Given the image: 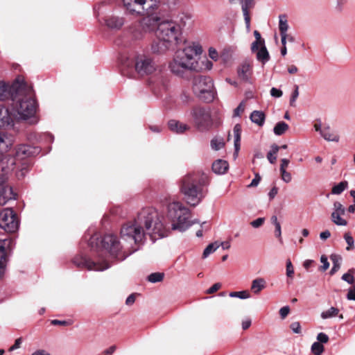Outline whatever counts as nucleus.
I'll return each mask as SVG.
<instances>
[{"mask_svg":"<svg viewBox=\"0 0 355 355\" xmlns=\"http://www.w3.org/2000/svg\"><path fill=\"white\" fill-rule=\"evenodd\" d=\"M164 219L154 208H144L138 213L134 220L125 223L121 227V239L129 245H121L116 236L106 234L101 241V248L98 252L97 261L80 257H76L73 263L77 266L86 268L89 270H105L110 267V261L104 258L105 254H109L112 259L122 261L138 250L132 244L143 243L147 235L153 241L167 236L171 229Z\"/></svg>","mask_w":355,"mask_h":355,"instance_id":"obj_1","label":"nucleus"},{"mask_svg":"<svg viewBox=\"0 0 355 355\" xmlns=\"http://www.w3.org/2000/svg\"><path fill=\"white\" fill-rule=\"evenodd\" d=\"M18 82L13 85L16 89V94L12 98V111L16 120L28 121L31 124L37 122L36 112L37 104L34 98L32 89L27 87L23 82L18 85Z\"/></svg>","mask_w":355,"mask_h":355,"instance_id":"obj_2","label":"nucleus"},{"mask_svg":"<svg viewBox=\"0 0 355 355\" xmlns=\"http://www.w3.org/2000/svg\"><path fill=\"white\" fill-rule=\"evenodd\" d=\"M202 52V46L198 42L189 43L184 49L178 50L173 60L169 63L171 71L181 76L187 71H198L196 57Z\"/></svg>","mask_w":355,"mask_h":355,"instance_id":"obj_3","label":"nucleus"},{"mask_svg":"<svg viewBox=\"0 0 355 355\" xmlns=\"http://www.w3.org/2000/svg\"><path fill=\"white\" fill-rule=\"evenodd\" d=\"M123 4L131 13L148 14V16L142 18L139 22L144 32L148 34L155 31H157L161 22L160 18L150 13L158 8L159 0H123Z\"/></svg>","mask_w":355,"mask_h":355,"instance_id":"obj_4","label":"nucleus"},{"mask_svg":"<svg viewBox=\"0 0 355 355\" xmlns=\"http://www.w3.org/2000/svg\"><path fill=\"white\" fill-rule=\"evenodd\" d=\"M207 177L198 173L189 175L182 180L181 191L188 204L191 206L198 205L205 197L201 186L207 182Z\"/></svg>","mask_w":355,"mask_h":355,"instance_id":"obj_5","label":"nucleus"},{"mask_svg":"<svg viewBox=\"0 0 355 355\" xmlns=\"http://www.w3.org/2000/svg\"><path fill=\"white\" fill-rule=\"evenodd\" d=\"M168 217L171 220V230L183 232L190 225L189 209L179 202L174 201L168 205Z\"/></svg>","mask_w":355,"mask_h":355,"instance_id":"obj_6","label":"nucleus"},{"mask_svg":"<svg viewBox=\"0 0 355 355\" xmlns=\"http://www.w3.org/2000/svg\"><path fill=\"white\" fill-rule=\"evenodd\" d=\"M182 32L180 26L173 20L161 21L156 31L157 39L166 40L173 44H177Z\"/></svg>","mask_w":355,"mask_h":355,"instance_id":"obj_7","label":"nucleus"},{"mask_svg":"<svg viewBox=\"0 0 355 355\" xmlns=\"http://www.w3.org/2000/svg\"><path fill=\"white\" fill-rule=\"evenodd\" d=\"M192 89L196 96L206 102H211L214 98V83L209 77H194Z\"/></svg>","mask_w":355,"mask_h":355,"instance_id":"obj_8","label":"nucleus"},{"mask_svg":"<svg viewBox=\"0 0 355 355\" xmlns=\"http://www.w3.org/2000/svg\"><path fill=\"white\" fill-rule=\"evenodd\" d=\"M9 162L11 164V167L5 168L3 162L0 163L2 172L0 173V205H4L6 202L12 199H15L16 194L13 192L12 187L5 184L7 180V174L11 170L14 169L13 165L16 164L15 159L10 158Z\"/></svg>","mask_w":355,"mask_h":355,"instance_id":"obj_9","label":"nucleus"},{"mask_svg":"<svg viewBox=\"0 0 355 355\" xmlns=\"http://www.w3.org/2000/svg\"><path fill=\"white\" fill-rule=\"evenodd\" d=\"M191 114L198 130L205 131L211 128L212 120L208 109L202 107H195L191 110Z\"/></svg>","mask_w":355,"mask_h":355,"instance_id":"obj_10","label":"nucleus"},{"mask_svg":"<svg viewBox=\"0 0 355 355\" xmlns=\"http://www.w3.org/2000/svg\"><path fill=\"white\" fill-rule=\"evenodd\" d=\"M135 69L140 76L149 75L155 72L157 66L153 59L144 54L137 53L134 56Z\"/></svg>","mask_w":355,"mask_h":355,"instance_id":"obj_11","label":"nucleus"},{"mask_svg":"<svg viewBox=\"0 0 355 355\" xmlns=\"http://www.w3.org/2000/svg\"><path fill=\"white\" fill-rule=\"evenodd\" d=\"M0 227L7 232H15L18 230L19 220L12 209L6 208L0 212Z\"/></svg>","mask_w":355,"mask_h":355,"instance_id":"obj_12","label":"nucleus"},{"mask_svg":"<svg viewBox=\"0 0 355 355\" xmlns=\"http://www.w3.org/2000/svg\"><path fill=\"white\" fill-rule=\"evenodd\" d=\"M12 248L13 241L11 239H0V278L5 273Z\"/></svg>","mask_w":355,"mask_h":355,"instance_id":"obj_13","label":"nucleus"},{"mask_svg":"<svg viewBox=\"0 0 355 355\" xmlns=\"http://www.w3.org/2000/svg\"><path fill=\"white\" fill-rule=\"evenodd\" d=\"M345 213V209L344 206L338 201L334 202L333 211L331 214V221L336 225L346 226L347 221L342 217Z\"/></svg>","mask_w":355,"mask_h":355,"instance_id":"obj_14","label":"nucleus"},{"mask_svg":"<svg viewBox=\"0 0 355 355\" xmlns=\"http://www.w3.org/2000/svg\"><path fill=\"white\" fill-rule=\"evenodd\" d=\"M173 45L174 44L169 42H166L165 40H163L157 39L152 43L151 51L153 53L162 54L171 49Z\"/></svg>","mask_w":355,"mask_h":355,"instance_id":"obj_15","label":"nucleus"},{"mask_svg":"<svg viewBox=\"0 0 355 355\" xmlns=\"http://www.w3.org/2000/svg\"><path fill=\"white\" fill-rule=\"evenodd\" d=\"M14 113L11 114L8 108L0 107V128L13 125Z\"/></svg>","mask_w":355,"mask_h":355,"instance_id":"obj_16","label":"nucleus"},{"mask_svg":"<svg viewBox=\"0 0 355 355\" xmlns=\"http://www.w3.org/2000/svg\"><path fill=\"white\" fill-rule=\"evenodd\" d=\"M242 11L248 31L250 28V17L249 10L254 7V0H241Z\"/></svg>","mask_w":355,"mask_h":355,"instance_id":"obj_17","label":"nucleus"},{"mask_svg":"<svg viewBox=\"0 0 355 355\" xmlns=\"http://www.w3.org/2000/svg\"><path fill=\"white\" fill-rule=\"evenodd\" d=\"M252 65L248 62H243L237 69L238 76L243 81H249L252 76Z\"/></svg>","mask_w":355,"mask_h":355,"instance_id":"obj_18","label":"nucleus"},{"mask_svg":"<svg viewBox=\"0 0 355 355\" xmlns=\"http://www.w3.org/2000/svg\"><path fill=\"white\" fill-rule=\"evenodd\" d=\"M168 125L172 132L177 134H182L190 128L187 124L174 119L170 120Z\"/></svg>","mask_w":355,"mask_h":355,"instance_id":"obj_19","label":"nucleus"},{"mask_svg":"<svg viewBox=\"0 0 355 355\" xmlns=\"http://www.w3.org/2000/svg\"><path fill=\"white\" fill-rule=\"evenodd\" d=\"M105 25L111 29H119L124 24V20L122 17L110 15L106 17L105 19Z\"/></svg>","mask_w":355,"mask_h":355,"instance_id":"obj_20","label":"nucleus"},{"mask_svg":"<svg viewBox=\"0 0 355 355\" xmlns=\"http://www.w3.org/2000/svg\"><path fill=\"white\" fill-rule=\"evenodd\" d=\"M234 146V158H236L241 146V126L240 124H236L233 128Z\"/></svg>","mask_w":355,"mask_h":355,"instance_id":"obj_21","label":"nucleus"},{"mask_svg":"<svg viewBox=\"0 0 355 355\" xmlns=\"http://www.w3.org/2000/svg\"><path fill=\"white\" fill-rule=\"evenodd\" d=\"M13 137L4 132H0V153L6 152L13 144Z\"/></svg>","mask_w":355,"mask_h":355,"instance_id":"obj_22","label":"nucleus"},{"mask_svg":"<svg viewBox=\"0 0 355 355\" xmlns=\"http://www.w3.org/2000/svg\"><path fill=\"white\" fill-rule=\"evenodd\" d=\"M266 287V280L262 277H259L252 280L250 290L254 294L258 295L262 290L265 289Z\"/></svg>","mask_w":355,"mask_h":355,"instance_id":"obj_23","label":"nucleus"},{"mask_svg":"<svg viewBox=\"0 0 355 355\" xmlns=\"http://www.w3.org/2000/svg\"><path fill=\"white\" fill-rule=\"evenodd\" d=\"M254 53H256L257 59L263 64H265L270 60V55L265 44L259 45L258 50Z\"/></svg>","mask_w":355,"mask_h":355,"instance_id":"obj_24","label":"nucleus"},{"mask_svg":"<svg viewBox=\"0 0 355 355\" xmlns=\"http://www.w3.org/2000/svg\"><path fill=\"white\" fill-rule=\"evenodd\" d=\"M229 167L227 162L223 159H218L212 164V171L214 173L221 175L225 174Z\"/></svg>","mask_w":355,"mask_h":355,"instance_id":"obj_25","label":"nucleus"},{"mask_svg":"<svg viewBox=\"0 0 355 355\" xmlns=\"http://www.w3.org/2000/svg\"><path fill=\"white\" fill-rule=\"evenodd\" d=\"M35 153L34 148L28 145L20 146L16 152L17 159H23L25 157H29Z\"/></svg>","mask_w":355,"mask_h":355,"instance_id":"obj_26","label":"nucleus"},{"mask_svg":"<svg viewBox=\"0 0 355 355\" xmlns=\"http://www.w3.org/2000/svg\"><path fill=\"white\" fill-rule=\"evenodd\" d=\"M330 259L333 263L330 275H333L340 268L343 258L340 254H332L330 256Z\"/></svg>","mask_w":355,"mask_h":355,"instance_id":"obj_27","label":"nucleus"},{"mask_svg":"<svg viewBox=\"0 0 355 355\" xmlns=\"http://www.w3.org/2000/svg\"><path fill=\"white\" fill-rule=\"evenodd\" d=\"M321 136L327 141L338 142L339 141V135L331 131L329 127L324 128L321 131Z\"/></svg>","mask_w":355,"mask_h":355,"instance_id":"obj_28","label":"nucleus"},{"mask_svg":"<svg viewBox=\"0 0 355 355\" xmlns=\"http://www.w3.org/2000/svg\"><path fill=\"white\" fill-rule=\"evenodd\" d=\"M131 35L133 40H141L146 37L147 33L143 31L141 24L138 23V24L132 27L131 30Z\"/></svg>","mask_w":355,"mask_h":355,"instance_id":"obj_29","label":"nucleus"},{"mask_svg":"<svg viewBox=\"0 0 355 355\" xmlns=\"http://www.w3.org/2000/svg\"><path fill=\"white\" fill-rule=\"evenodd\" d=\"M251 121L258 125L259 126H262L265 121V114L261 111H253L250 114Z\"/></svg>","mask_w":355,"mask_h":355,"instance_id":"obj_30","label":"nucleus"},{"mask_svg":"<svg viewBox=\"0 0 355 355\" xmlns=\"http://www.w3.org/2000/svg\"><path fill=\"white\" fill-rule=\"evenodd\" d=\"M288 24L286 16L284 15H280L279 16V29L280 35L287 34L288 30Z\"/></svg>","mask_w":355,"mask_h":355,"instance_id":"obj_31","label":"nucleus"},{"mask_svg":"<svg viewBox=\"0 0 355 355\" xmlns=\"http://www.w3.org/2000/svg\"><path fill=\"white\" fill-rule=\"evenodd\" d=\"M288 130V125L284 122H278L273 128V132L275 135L280 136L284 134Z\"/></svg>","mask_w":355,"mask_h":355,"instance_id":"obj_32","label":"nucleus"},{"mask_svg":"<svg viewBox=\"0 0 355 355\" xmlns=\"http://www.w3.org/2000/svg\"><path fill=\"white\" fill-rule=\"evenodd\" d=\"M279 150V146L277 144L271 146V150L267 154V159L270 164H274L277 159V154Z\"/></svg>","mask_w":355,"mask_h":355,"instance_id":"obj_33","label":"nucleus"},{"mask_svg":"<svg viewBox=\"0 0 355 355\" xmlns=\"http://www.w3.org/2000/svg\"><path fill=\"white\" fill-rule=\"evenodd\" d=\"M254 35L255 37V41L252 44L251 50L252 52L258 50L259 45H263L265 44L264 40L261 38V34L258 31H254Z\"/></svg>","mask_w":355,"mask_h":355,"instance_id":"obj_34","label":"nucleus"},{"mask_svg":"<svg viewBox=\"0 0 355 355\" xmlns=\"http://www.w3.org/2000/svg\"><path fill=\"white\" fill-rule=\"evenodd\" d=\"M347 187L348 182L347 181L340 182L332 187L331 193L334 195H340L347 188Z\"/></svg>","mask_w":355,"mask_h":355,"instance_id":"obj_35","label":"nucleus"},{"mask_svg":"<svg viewBox=\"0 0 355 355\" xmlns=\"http://www.w3.org/2000/svg\"><path fill=\"white\" fill-rule=\"evenodd\" d=\"M354 275L355 268H352L349 269L347 272L343 275L341 279L349 284H353L354 283Z\"/></svg>","mask_w":355,"mask_h":355,"instance_id":"obj_36","label":"nucleus"},{"mask_svg":"<svg viewBox=\"0 0 355 355\" xmlns=\"http://www.w3.org/2000/svg\"><path fill=\"white\" fill-rule=\"evenodd\" d=\"M339 310L337 308L335 307H331L327 311H322L321 313V318L324 320L328 319L330 318L336 317L338 315Z\"/></svg>","mask_w":355,"mask_h":355,"instance_id":"obj_37","label":"nucleus"},{"mask_svg":"<svg viewBox=\"0 0 355 355\" xmlns=\"http://www.w3.org/2000/svg\"><path fill=\"white\" fill-rule=\"evenodd\" d=\"M219 247L220 243L218 242H214L209 244L204 250L202 257L207 258L210 254L215 252Z\"/></svg>","mask_w":355,"mask_h":355,"instance_id":"obj_38","label":"nucleus"},{"mask_svg":"<svg viewBox=\"0 0 355 355\" xmlns=\"http://www.w3.org/2000/svg\"><path fill=\"white\" fill-rule=\"evenodd\" d=\"M10 95L9 86L4 83L0 82V101H4Z\"/></svg>","mask_w":355,"mask_h":355,"instance_id":"obj_39","label":"nucleus"},{"mask_svg":"<svg viewBox=\"0 0 355 355\" xmlns=\"http://www.w3.org/2000/svg\"><path fill=\"white\" fill-rule=\"evenodd\" d=\"M225 146V142L223 139L214 138L211 141V147L214 150H218Z\"/></svg>","mask_w":355,"mask_h":355,"instance_id":"obj_40","label":"nucleus"},{"mask_svg":"<svg viewBox=\"0 0 355 355\" xmlns=\"http://www.w3.org/2000/svg\"><path fill=\"white\" fill-rule=\"evenodd\" d=\"M344 239L345 240L347 246L346 250L351 251L354 249V240L350 233L346 232L344 234Z\"/></svg>","mask_w":355,"mask_h":355,"instance_id":"obj_41","label":"nucleus"},{"mask_svg":"<svg viewBox=\"0 0 355 355\" xmlns=\"http://www.w3.org/2000/svg\"><path fill=\"white\" fill-rule=\"evenodd\" d=\"M164 276L162 272H153L148 276V280L152 283L159 282L162 281Z\"/></svg>","mask_w":355,"mask_h":355,"instance_id":"obj_42","label":"nucleus"},{"mask_svg":"<svg viewBox=\"0 0 355 355\" xmlns=\"http://www.w3.org/2000/svg\"><path fill=\"white\" fill-rule=\"evenodd\" d=\"M231 297H238L242 300L248 299L250 297V294L248 291H242L238 292H231L230 293Z\"/></svg>","mask_w":355,"mask_h":355,"instance_id":"obj_43","label":"nucleus"},{"mask_svg":"<svg viewBox=\"0 0 355 355\" xmlns=\"http://www.w3.org/2000/svg\"><path fill=\"white\" fill-rule=\"evenodd\" d=\"M324 351V347L322 344L319 342H315L311 346V352L315 355H320Z\"/></svg>","mask_w":355,"mask_h":355,"instance_id":"obj_44","label":"nucleus"},{"mask_svg":"<svg viewBox=\"0 0 355 355\" xmlns=\"http://www.w3.org/2000/svg\"><path fill=\"white\" fill-rule=\"evenodd\" d=\"M299 96V87L297 85H295V89L292 92L291 98H290V105L292 107H295V102Z\"/></svg>","mask_w":355,"mask_h":355,"instance_id":"obj_45","label":"nucleus"},{"mask_svg":"<svg viewBox=\"0 0 355 355\" xmlns=\"http://www.w3.org/2000/svg\"><path fill=\"white\" fill-rule=\"evenodd\" d=\"M286 276L289 278L293 277L294 268H293L292 262L290 259H287V261H286Z\"/></svg>","mask_w":355,"mask_h":355,"instance_id":"obj_46","label":"nucleus"},{"mask_svg":"<svg viewBox=\"0 0 355 355\" xmlns=\"http://www.w3.org/2000/svg\"><path fill=\"white\" fill-rule=\"evenodd\" d=\"M282 180L286 182L289 183L292 180V175L286 170L280 171Z\"/></svg>","mask_w":355,"mask_h":355,"instance_id":"obj_47","label":"nucleus"},{"mask_svg":"<svg viewBox=\"0 0 355 355\" xmlns=\"http://www.w3.org/2000/svg\"><path fill=\"white\" fill-rule=\"evenodd\" d=\"M320 261L322 263V266L320 267V270L322 271L327 270L329 267V263L327 257L325 255H322L320 257Z\"/></svg>","mask_w":355,"mask_h":355,"instance_id":"obj_48","label":"nucleus"},{"mask_svg":"<svg viewBox=\"0 0 355 355\" xmlns=\"http://www.w3.org/2000/svg\"><path fill=\"white\" fill-rule=\"evenodd\" d=\"M245 110V104L241 102L234 111V116H240Z\"/></svg>","mask_w":355,"mask_h":355,"instance_id":"obj_49","label":"nucleus"},{"mask_svg":"<svg viewBox=\"0 0 355 355\" xmlns=\"http://www.w3.org/2000/svg\"><path fill=\"white\" fill-rule=\"evenodd\" d=\"M290 328L295 334H299L301 333V325L298 322H292L290 325Z\"/></svg>","mask_w":355,"mask_h":355,"instance_id":"obj_50","label":"nucleus"},{"mask_svg":"<svg viewBox=\"0 0 355 355\" xmlns=\"http://www.w3.org/2000/svg\"><path fill=\"white\" fill-rule=\"evenodd\" d=\"M347 0H336L335 9L338 12H342L344 6L346 4Z\"/></svg>","mask_w":355,"mask_h":355,"instance_id":"obj_51","label":"nucleus"},{"mask_svg":"<svg viewBox=\"0 0 355 355\" xmlns=\"http://www.w3.org/2000/svg\"><path fill=\"white\" fill-rule=\"evenodd\" d=\"M318 342L320 343H327L329 340V337L324 333H319L317 336Z\"/></svg>","mask_w":355,"mask_h":355,"instance_id":"obj_52","label":"nucleus"},{"mask_svg":"<svg viewBox=\"0 0 355 355\" xmlns=\"http://www.w3.org/2000/svg\"><path fill=\"white\" fill-rule=\"evenodd\" d=\"M28 171V165L26 163H24L21 166V168L19 171L17 172V176L18 178H23L25 175V173Z\"/></svg>","mask_w":355,"mask_h":355,"instance_id":"obj_53","label":"nucleus"},{"mask_svg":"<svg viewBox=\"0 0 355 355\" xmlns=\"http://www.w3.org/2000/svg\"><path fill=\"white\" fill-rule=\"evenodd\" d=\"M209 56L214 61H216L218 59V53L213 47H210L209 49Z\"/></svg>","mask_w":355,"mask_h":355,"instance_id":"obj_54","label":"nucleus"},{"mask_svg":"<svg viewBox=\"0 0 355 355\" xmlns=\"http://www.w3.org/2000/svg\"><path fill=\"white\" fill-rule=\"evenodd\" d=\"M283 94V92L281 89H277V88H275V87H272L271 89H270V95L272 96V97H275V98H279L282 96Z\"/></svg>","mask_w":355,"mask_h":355,"instance_id":"obj_55","label":"nucleus"},{"mask_svg":"<svg viewBox=\"0 0 355 355\" xmlns=\"http://www.w3.org/2000/svg\"><path fill=\"white\" fill-rule=\"evenodd\" d=\"M264 218H259L251 222V225L254 228H258L261 226L264 223Z\"/></svg>","mask_w":355,"mask_h":355,"instance_id":"obj_56","label":"nucleus"},{"mask_svg":"<svg viewBox=\"0 0 355 355\" xmlns=\"http://www.w3.org/2000/svg\"><path fill=\"white\" fill-rule=\"evenodd\" d=\"M221 288V284L220 283H216L213 284L207 291V293L211 294L217 291Z\"/></svg>","mask_w":355,"mask_h":355,"instance_id":"obj_57","label":"nucleus"},{"mask_svg":"<svg viewBox=\"0 0 355 355\" xmlns=\"http://www.w3.org/2000/svg\"><path fill=\"white\" fill-rule=\"evenodd\" d=\"M290 309L288 306H284L280 309L279 314L282 319H284L289 313Z\"/></svg>","mask_w":355,"mask_h":355,"instance_id":"obj_58","label":"nucleus"},{"mask_svg":"<svg viewBox=\"0 0 355 355\" xmlns=\"http://www.w3.org/2000/svg\"><path fill=\"white\" fill-rule=\"evenodd\" d=\"M21 342H22L21 338H19L16 339L15 344L10 347L9 351L12 352L17 349H19L20 347Z\"/></svg>","mask_w":355,"mask_h":355,"instance_id":"obj_59","label":"nucleus"},{"mask_svg":"<svg viewBox=\"0 0 355 355\" xmlns=\"http://www.w3.org/2000/svg\"><path fill=\"white\" fill-rule=\"evenodd\" d=\"M288 164H289L288 159H287L286 158L282 159L279 171H282L286 170V168L288 167Z\"/></svg>","mask_w":355,"mask_h":355,"instance_id":"obj_60","label":"nucleus"},{"mask_svg":"<svg viewBox=\"0 0 355 355\" xmlns=\"http://www.w3.org/2000/svg\"><path fill=\"white\" fill-rule=\"evenodd\" d=\"M135 299H136V295L135 294H131L130 295L126 300H125V304L126 305L128 306H131L134 304V302H135Z\"/></svg>","mask_w":355,"mask_h":355,"instance_id":"obj_61","label":"nucleus"},{"mask_svg":"<svg viewBox=\"0 0 355 355\" xmlns=\"http://www.w3.org/2000/svg\"><path fill=\"white\" fill-rule=\"evenodd\" d=\"M261 180V177L259 175H256L255 178L252 180L251 183L248 185L249 187H257Z\"/></svg>","mask_w":355,"mask_h":355,"instance_id":"obj_62","label":"nucleus"},{"mask_svg":"<svg viewBox=\"0 0 355 355\" xmlns=\"http://www.w3.org/2000/svg\"><path fill=\"white\" fill-rule=\"evenodd\" d=\"M275 227V235L282 242V239L281 225L279 224V225H276Z\"/></svg>","mask_w":355,"mask_h":355,"instance_id":"obj_63","label":"nucleus"},{"mask_svg":"<svg viewBox=\"0 0 355 355\" xmlns=\"http://www.w3.org/2000/svg\"><path fill=\"white\" fill-rule=\"evenodd\" d=\"M347 298L349 300H354L355 301V290L354 288H350L348 291Z\"/></svg>","mask_w":355,"mask_h":355,"instance_id":"obj_64","label":"nucleus"}]
</instances>
